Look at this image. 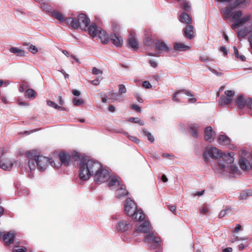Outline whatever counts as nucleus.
Returning <instances> with one entry per match:
<instances>
[{
    "label": "nucleus",
    "instance_id": "nucleus-6",
    "mask_svg": "<svg viewBox=\"0 0 252 252\" xmlns=\"http://www.w3.org/2000/svg\"><path fill=\"white\" fill-rule=\"evenodd\" d=\"M90 23L89 18L84 13L79 14L77 18H70L68 20V25H70L73 29H78L80 28L85 31H87Z\"/></svg>",
    "mask_w": 252,
    "mask_h": 252
},
{
    "label": "nucleus",
    "instance_id": "nucleus-62",
    "mask_svg": "<svg viewBox=\"0 0 252 252\" xmlns=\"http://www.w3.org/2000/svg\"><path fill=\"white\" fill-rule=\"evenodd\" d=\"M99 79H96L94 80L91 81V83L94 85H97L99 84Z\"/></svg>",
    "mask_w": 252,
    "mask_h": 252
},
{
    "label": "nucleus",
    "instance_id": "nucleus-7",
    "mask_svg": "<svg viewBox=\"0 0 252 252\" xmlns=\"http://www.w3.org/2000/svg\"><path fill=\"white\" fill-rule=\"evenodd\" d=\"M224 95H221L219 100V105L223 106L230 104L233 100L235 92L234 91H225Z\"/></svg>",
    "mask_w": 252,
    "mask_h": 252
},
{
    "label": "nucleus",
    "instance_id": "nucleus-9",
    "mask_svg": "<svg viewBox=\"0 0 252 252\" xmlns=\"http://www.w3.org/2000/svg\"><path fill=\"white\" fill-rule=\"evenodd\" d=\"M15 235L16 233L13 230H10L6 233L0 231V240L3 239L5 245L9 246L13 242Z\"/></svg>",
    "mask_w": 252,
    "mask_h": 252
},
{
    "label": "nucleus",
    "instance_id": "nucleus-28",
    "mask_svg": "<svg viewBox=\"0 0 252 252\" xmlns=\"http://www.w3.org/2000/svg\"><path fill=\"white\" fill-rule=\"evenodd\" d=\"M240 167L243 170H248L249 169V166L248 163V160L244 158H241L239 160Z\"/></svg>",
    "mask_w": 252,
    "mask_h": 252
},
{
    "label": "nucleus",
    "instance_id": "nucleus-57",
    "mask_svg": "<svg viewBox=\"0 0 252 252\" xmlns=\"http://www.w3.org/2000/svg\"><path fill=\"white\" fill-rule=\"evenodd\" d=\"M220 50L221 52H223L225 56L227 54V49L223 46H222L220 48Z\"/></svg>",
    "mask_w": 252,
    "mask_h": 252
},
{
    "label": "nucleus",
    "instance_id": "nucleus-58",
    "mask_svg": "<svg viewBox=\"0 0 252 252\" xmlns=\"http://www.w3.org/2000/svg\"><path fill=\"white\" fill-rule=\"evenodd\" d=\"M233 50L234 52V55L236 58H238L239 52L237 49V48L236 46L233 47Z\"/></svg>",
    "mask_w": 252,
    "mask_h": 252
},
{
    "label": "nucleus",
    "instance_id": "nucleus-42",
    "mask_svg": "<svg viewBox=\"0 0 252 252\" xmlns=\"http://www.w3.org/2000/svg\"><path fill=\"white\" fill-rule=\"evenodd\" d=\"M129 121L132 123H137L140 124L141 126L144 125L143 123L141 121L140 119L139 118H130L129 119Z\"/></svg>",
    "mask_w": 252,
    "mask_h": 252
},
{
    "label": "nucleus",
    "instance_id": "nucleus-55",
    "mask_svg": "<svg viewBox=\"0 0 252 252\" xmlns=\"http://www.w3.org/2000/svg\"><path fill=\"white\" fill-rule=\"evenodd\" d=\"M247 106L250 109H252V98H248Z\"/></svg>",
    "mask_w": 252,
    "mask_h": 252
},
{
    "label": "nucleus",
    "instance_id": "nucleus-48",
    "mask_svg": "<svg viewBox=\"0 0 252 252\" xmlns=\"http://www.w3.org/2000/svg\"><path fill=\"white\" fill-rule=\"evenodd\" d=\"M142 86L144 88L146 89H150L152 88V85L148 81H145L142 83Z\"/></svg>",
    "mask_w": 252,
    "mask_h": 252
},
{
    "label": "nucleus",
    "instance_id": "nucleus-35",
    "mask_svg": "<svg viewBox=\"0 0 252 252\" xmlns=\"http://www.w3.org/2000/svg\"><path fill=\"white\" fill-rule=\"evenodd\" d=\"M108 185L109 187L121 185L119 182V181L115 178H111L108 182Z\"/></svg>",
    "mask_w": 252,
    "mask_h": 252
},
{
    "label": "nucleus",
    "instance_id": "nucleus-22",
    "mask_svg": "<svg viewBox=\"0 0 252 252\" xmlns=\"http://www.w3.org/2000/svg\"><path fill=\"white\" fill-rule=\"evenodd\" d=\"M129 227V221H119L117 225V229L122 232L128 230Z\"/></svg>",
    "mask_w": 252,
    "mask_h": 252
},
{
    "label": "nucleus",
    "instance_id": "nucleus-40",
    "mask_svg": "<svg viewBox=\"0 0 252 252\" xmlns=\"http://www.w3.org/2000/svg\"><path fill=\"white\" fill-rule=\"evenodd\" d=\"M126 92V89L125 86L123 84H120L119 85V94H125Z\"/></svg>",
    "mask_w": 252,
    "mask_h": 252
},
{
    "label": "nucleus",
    "instance_id": "nucleus-60",
    "mask_svg": "<svg viewBox=\"0 0 252 252\" xmlns=\"http://www.w3.org/2000/svg\"><path fill=\"white\" fill-rule=\"evenodd\" d=\"M72 94L75 96H79L80 94V92L78 90H73Z\"/></svg>",
    "mask_w": 252,
    "mask_h": 252
},
{
    "label": "nucleus",
    "instance_id": "nucleus-13",
    "mask_svg": "<svg viewBox=\"0 0 252 252\" xmlns=\"http://www.w3.org/2000/svg\"><path fill=\"white\" fill-rule=\"evenodd\" d=\"M110 39L112 43L117 47H121L123 43V40L121 36L118 33L111 34Z\"/></svg>",
    "mask_w": 252,
    "mask_h": 252
},
{
    "label": "nucleus",
    "instance_id": "nucleus-46",
    "mask_svg": "<svg viewBox=\"0 0 252 252\" xmlns=\"http://www.w3.org/2000/svg\"><path fill=\"white\" fill-rule=\"evenodd\" d=\"M26 251L27 249L25 247H16L13 250V252H26Z\"/></svg>",
    "mask_w": 252,
    "mask_h": 252
},
{
    "label": "nucleus",
    "instance_id": "nucleus-10",
    "mask_svg": "<svg viewBox=\"0 0 252 252\" xmlns=\"http://www.w3.org/2000/svg\"><path fill=\"white\" fill-rule=\"evenodd\" d=\"M50 15L53 18L59 21L60 23H65L68 25V20L70 17H66L61 12L57 10H53L50 12Z\"/></svg>",
    "mask_w": 252,
    "mask_h": 252
},
{
    "label": "nucleus",
    "instance_id": "nucleus-29",
    "mask_svg": "<svg viewBox=\"0 0 252 252\" xmlns=\"http://www.w3.org/2000/svg\"><path fill=\"white\" fill-rule=\"evenodd\" d=\"M251 32V30L249 28L245 27L238 32V36L239 38H244Z\"/></svg>",
    "mask_w": 252,
    "mask_h": 252
},
{
    "label": "nucleus",
    "instance_id": "nucleus-1",
    "mask_svg": "<svg viewBox=\"0 0 252 252\" xmlns=\"http://www.w3.org/2000/svg\"><path fill=\"white\" fill-rule=\"evenodd\" d=\"M94 172H95L94 181L96 183L100 184L108 181L109 177V172L103 169L100 163L87 158H81L79 162L80 180L82 181H87Z\"/></svg>",
    "mask_w": 252,
    "mask_h": 252
},
{
    "label": "nucleus",
    "instance_id": "nucleus-36",
    "mask_svg": "<svg viewBox=\"0 0 252 252\" xmlns=\"http://www.w3.org/2000/svg\"><path fill=\"white\" fill-rule=\"evenodd\" d=\"M230 172L232 174H239L240 171L238 170L237 167L234 165L231 164L229 166Z\"/></svg>",
    "mask_w": 252,
    "mask_h": 252
},
{
    "label": "nucleus",
    "instance_id": "nucleus-14",
    "mask_svg": "<svg viewBox=\"0 0 252 252\" xmlns=\"http://www.w3.org/2000/svg\"><path fill=\"white\" fill-rule=\"evenodd\" d=\"M127 41L128 47L132 48L133 50L138 49V43L135 38V33L134 32H130Z\"/></svg>",
    "mask_w": 252,
    "mask_h": 252
},
{
    "label": "nucleus",
    "instance_id": "nucleus-32",
    "mask_svg": "<svg viewBox=\"0 0 252 252\" xmlns=\"http://www.w3.org/2000/svg\"><path fill=\"white\" fill-rule=\"evenodd\" d=\"M35 92L32 89H28L26 91L25 96L29 98H34L35 97Z\"/></svg>",
    "mask_w": 252,
    "mask_h": 252
},
{
    "label": "nucleus",
    "instance_id": "nucleus-23",
    "mask_svg": "<svg viewBox=\"0 0 252 252\" xmlns=\"http://www.w3.org/2000/svg\"><path fill=\"white\" fill-rule=\"evenodd\" d=\"M97 35L103 44H106L108 42L109 36L104 31L100 30L98 32Z\"/></svg>",
    "mask_w": 252,
    "mask_h": 252
},
{
    "label": "nucleus",
    "instance_id": "nucleus-61",
    "mask_svg": "<svg viewBox=\"0 0 252 252\" xmlns=\"http://www.w3.org/2000/svg\"><path fill=\"white\" fill-rule=\"evenodd\" d=\"M59 98V103L61 105H63L64 104V101L63 100V99L61 96H58Z\"/></svg>",
    "mask_w": 252,
    "mask_h": 252
},
{
    "label": "nucleus",
    "instance_id": "nucleus-56",
    "mask_svg": "<svg viewBox=\"0 0 252 252\" xmlns=\"http://www.w3.org/2000/svg\"><path fill=\"white\" fill-rule=\"evenodd\" d=\"M149 63L150 64L151 66H152L154 68H155L157 66V63L153 60H150L149 61Z\"/></svg>",
    "mask_w": 252,
    "mask_h": 252
},
{
    "label": "nucleus",
    "instance_id": "nucleus-51",
    "mask_svg": "<svg viewBox=\"0 0 252 252\" xmlns=\"http://www.w3.org/2000/svg\"><path fill=\"white\" fill-rule=\"evenodd\" d=\"M130 108L135 110L136 111L138 112H141V108L140 107L136 104H132L130 106Z\"/></svg>",
    "mask_w": 252,
    "mask_h": 252
},
{
    "label": "nucleus",
    "instance_id": "nucleus-8",
    "mask_svg": "<svg viewBox=\"0 0 252 252\" xmlns=\"http://www.w3.org/2000/svg\"><path fill=\"white\" fill-rule=\"evenodd\" d=\"M145 241L149 245L153 244V245H151L150 248L151 249H155L158 247L159 244L160 243L161 240L160 238L154 233H151L146 235L145 237Z\"/></svg>",
    "mask_w": 252,
    "mask_h": 252
},
{
    "label": "nucleus",
    "instance_id": "nucleus-37",
    "mask_svg": "<svg viewBox=\"0 0 252 252\" xmlns=\"http://www.w3.org/2000/svg\"><path fill=\"white\" fill-rule=\"evenodd\" d=\"M231 210L230 208H228L226 209H224L222 211H221L220 214H219V218H222V217H224L225 215H228L230 214Z\"/></svg>",
    "mask_w": 252,
    "mask_h": 252
},
{
    "label": "nucleus",
    "instance_id": "nucleus-63",
    "mask_svg": "<svg viewBox=\"0 0 252 252\" xmlns=\"http://www.w3.org/2000/svg\"><path fill=\"white\" fill-rule=\"evenodd\" d=\"M248 40L250 44V46L252 48V33L249 36Z\"/></svg>",
    "mask_w": 252,
    "mask_h": 252
},
{
    "label": "nucleus",
    "instance_id": "nucleus-45",
    "mask_svg": "<svg viewBox=\"0 0 252 252\" xmlns=\"http://www.w3.org/2000/svg\"><path fill=\"white\" fill-rule=\"evenodd\" d=\"M29 51L33 54H35L37 52V48L33 45H31L29 48Z\"/></svg>",
    "mask_w": 252,
    "mask_h": 252
},
{
    "label": "nucleus",
    "instance_id": "nucleus-59",
    "mask_svg": "<svg viewBox=\"0 0 252 252\" xmlns=\"http://www.w3.org/2000/svg\"><path fill=\"white\" fill-rule=\"evenodd\" d=\"M242 228V226L240 224H237L235 228V229H234V232H238Z\"/></svg>",
    "mask_w": 252,
    "mask_h": 252
},
{
    "label": "nucleus",
    "instance_id": "nucleus-4",
    "mask_svg": "<svg viewBox=\"0 0 252 252\" xmlns=\"http://www.w3.org/2000/svg\"><path fill=\"white\" fill-rule=\"evenodd\" d=\"M203 156L206 161H208L209 158L215 159L220 158V159L218 164L221 169H224L229 164L233 163L234 161L232 157L234 156L233 153L227 154H222L216 147L207 148L206 151L204 153Z\"/></svg>",
    "mask_w": 252,
    "mask_h": 252
},
{
    "label": "nucleus",
    "instance_id": "nucleus-11",
    "mask_svg": "<svg viewBox=\"0 0 252 252\" xmlns=\"http://www.w3.org/2000/svg\"><path fill=\"white\" fill-rule=\"evenodd\" d=\"M152 229L149 221H143L141 224H138L136 231L141 233H150Z\"/></svg>",
    "mask_w": 252,
    "mask_h": 252
},
{
    "label": "nucleus",
    "instance_id": "nucleus-54",
    "mask_svg": "<svg viewBox=\"0 0 252 252\" xmlns=\"http://www.w3.org/2000/svg\"><path fill=\"white\" fill-rule=\"evenodd\" d=\"M248 195V194L247 192L245 191H243L240 193V198L241 199H246Z\"/></svg>",
    "mask_w": 252,
    "mask_h": 252
},
{
    "label": "nucleus",
    "instance_id": "nucleus-38",
    "mask_svg": "<svg viewBox=\"0 0 252 252\" xmlns=\"http://www.w3.org/2000/svg\"><path fill=\"white\" fill-rule=\"evenodd\" d=\"M73 103L74 105L79 106L84 103V100L81 98L75 97L73 99Z\"/></svg>",
    "mask_w": 252,
    "mask_h": 252
},
{
    "label": "nucleus",
    "instance_id": "nucleus-44",
    "mask_svg": "<svg viewBox=\"0 0 252 252\" xmlns=\"http://www.w3.org/2000/svg\"><path fill=\"white\" fill-rule=\"evenodd\" d=\"M128 138L132 141L135 142L136 143H139L140 140L137 138L136 136L127 135Z\"/></svg>",
    "mask_w": 252,
    "mask_h": 252
},
{
    "label": "nucleus",
    "instance_id": "nucleus-16",
    "mask_svg": "<svg viewBox=\"0 0 252 252\" xmlns=\"http://www.w3.org/2000/svg\"><path fill=\"white\" fill-rule=\"evenodd\" d=\"M248 98L244 97L243 94L239 95L235 100L236 104L240 109L244 108L247 104Z\"/></svg>",
    "mask_w": 252,
    "mask_h": 252
},
{
    "label": "nucleus",
    "instance_id": "nucleus-49",
    "mask_svg": "<svg viewBox=\"0 0 252 252\" xmlns=\"http://www.w3.org/2000/svg\"><path fill=\"white\" fill-rule=\"evenodd\" d=\"M92 73L94 75L102 74V71L96 67H94L92 69Z\"/></svg>",
    "mask_w": 252,
    "mask_h": 252
},
{
    "label": "nucleus",
    "instance_id": "nucleus-19",
    "mask_svg": "<svg viewBox=\"0 0 252 252\" xmlns=\"http://www.w3.org/2000/svg\"><path fill=\"white\" fill-rule=\"evenodd\" d=\"M87 31H88V33L91 36L94 37L97 35L100 30L98 29L95 23H93L89 28H87Z\"/></svg>",
    "mask_w": 252,
    "mask_h": 252
},
{
    "label": "nucleus",
    "instance_id": "nucleus-5",
    "mask_svg": "<svg viewBox=\"0 0 252 252\" xmlns=\"http://www.w3.org/2000/svg\"><path fill=\"white\" fill-rule=\"evenodd\" d=\"M125 214L133 218L135 220H145V215L140 209H138L136 203L130 198H127L124 204Z\"/></svg>",
    "mask_w": 252,
    "mask_h": 252
},
{
    "label": "nucleus",
    "instance_id": "nucleus-31",
    "mask_svg": "<svg viewBox=\"0 0 252 252\" xmlns=\"http://www.w3.org/2000/svg\"><path fill=\"white\" fill-rule=\"evenodd\" d=\"M9 51L10 52L17 55L18 56H24L25 55L24 51L19 49L17 47H11L10 48Z\"/></svg>",
    "mask_w": 252,
    "mask_h": 252
},
{
    "label": "nucleus",
    "instance_id": "nucleus-47",
    "mask_svg": "<svg viewBox=\"0 0 252 252\" xmlns=\"http://www.w3.org/2000/svg\"><path fill=\"white\" fill-rule=\"evenodd\" d=\"M200 212L203 215L207 214L209 212V209L206 206H204L200 210Z\"/></svg>",
    "mask_w": 252,
    "mask_h": 252
},
{
    "label": "nucleus",
    "instance_id": "nucleus-39",
    "mask_svg": "<svg viewBox=\"0 0 252 252\" xmlns=\"http://www.w3.org/2000/svg\"><path fill=\"white\" fill-rule=\"evenodd\" d=\"M143 133L147 136L148 140L151 142H153L154 141V138L153 136L152 135L151 133L147 131L146 129H143Z\"/></svg>",
    "mask_w": 252,
    "mask_h": 252
},
{
    "label": "nucleus",
    "instance_id": "nucleus-64",
    "mask_svg": "<svg viewBox=\"0 0 252 252\" xmlns=\"http://www.w3.org/2000/svg\"><path fill=\"white\" fill-rule=\"evenodd\" d=\"M108 110L109 111L114 112L115 110V108L113 105H110L108 108Z\"/></svg>",
    "mask_w": 252,
    "mask_h": 252
},
{
    "label": "nucleus",
    "instance_id": "nucleus-27",
    "mask_svg": "<svg viewBox=\"0 0 252 252\" xmlns=\"http://www.w3.org/2000/svg\"><path fill=\"white\" fill-rule=\"evenodd\" d=\"M156 49L158 51H168L169 50V48L167 46L166 44L161 41H158L156 43Z\"/></svg>",
    "mask_w": 252,
    "mask_h": 252
},
{
    "label": "nucleus",
    "instance_id": "nucleus-24",
    "mask_svg": "<svg viewBox=\"0 0 252 252\" xmlns=\"http://www.w3.org/2000/svg\"><path fill=\"white\" fill-rule=\"evenodd\" d=\"M218 141L220 144L224 146H228L230 143L229 138L224 135H220L218 137Z\"/></svg>",
    "mask_w": 252,
    "mask_h": 252
},
{
    "label": "nucleus",
    "instance_id": "nucleus-25",
    "mask_svg": "<svg viewBox=\"0 0 252 252\" xmlns=\"http://www.w3.org/2000/svg\"><path fill=\"white\" fill-rule=\"evenodd\" d=\"M180 21L183 23H186L189 25L191 24V18L189 15L186 13L183 12L180 15Z\"/></svg>",
    "mask_w": 252,
    "mask_h": 252
},
{
    "label": "nucleus",
    "instance_id": "nucleus-53",
    "mask_svg": "<svg viewBox=\"0 0 252 252\" xmlns=\"http://www.w3.org/2000/svg\"><path fill=\"white\" fill-rule=\"evenodd\" d=\"M199 59H200V61H201L202 62H209V61H211L210 58L206 56H200L199 58Z\"/></svg>",
    "mask_w": 252,
    "mask_h": 252
},
{
    "label": "nucleus",
    "instance_id": "nucleus-20",
    "mask_svg": "<svg viewBox=\"0 0 252 252\" xmlns=\"http://www.w3.org/2000/svg\"><path fill=\"white\" fill-rule=\"evenodd\" d=\"M143 42L145 45L147 46H151L153 44V40L152 38V34L150 32L145 31Z\"/></svg>",
    "mask_w": 252,
    "mask_h": 252
},
{
    "label": "nucleus",
    "instance_id": "nucleus-17",
    "mask_svg": "<svg viewBox=\"0 0 252 252\" xmlns=\"http://www.w3.org/2000/svg\"><path fill=\"white\" fill-rule=\"evenodd\" d=\"M128 194V191L126 189L125 185L122 184L120 188L116 191V196L118 198H122L127 196Z\"/></svg>",
    "mask_w": 252,
    "mask_h": 252
},
{
    "label": "nucleus",
    "instance_id": "nucleus-30",
    "mask_svg": "<svg viewBox=\"0 0 252 252\" xmlns=\"http://www.w3.org/2000/svg\"><path fill=\"white\" fill-rule=\"evenodd\" d=\"M174 50L181 51H185L189 48L188 46L185 45L182 43H175L174 44Z\"/></svg>",
    "mask_w": 252,
    "mask_h": 252
},
{
    "label": "nucleus",
    "instance_id": "nucleus-41",
    "mask_svg": "<svg viewBox=\"0 0 252 252\" xmlns=\"http://www.w3.org/2000/svg\"><path fill=\"white\" fill-rule=\"evenodd\" d=\"M108 98L110 99H113L114 101H116L118 99L117 95L113 91H111L108 94Z\"/></svg>",
    "mask_w": 252,
    "mask_h": 252
},
{
    "label": "nucleus",
    "instance_id": "nucleus-12",
    "mask_svg": "<svg viewBox=\"0 0 252 252\" xmlns=\"http://www.w3.org/2000/svg\"><path fill=\"white\" fill-rule=\"evenodd\" d=\"M215 132L211 126L206 128L204 131V138L206 141L211 142L215 139Z\"/></svg>",
    "mask_w": 252,
    "mask_h": 252
},
{
    "label": "nucleus",
    "instance_id": "nucleus-3",
    "mask_svg": "<svg viewBox=\"0 0 252 252\" xmlns=\"http://www.w3.org/2000/svg\"><path fill=\"white\" fill-rule=\"evenodd\" d=\"M33 152V151H29L26 153V156L29 158L28 166L31 172L35 170L36 167L40 171H43L49 164L55 167H58L51 158L42 156H34Z\"/></svg>",
    "mask_w": 252,
    "mask_h": 252
},
{
    "label": "nucleus",
    "instance_id": "nucleus-52",
    "mask_svg": "<svg viewBox=\"0 0 252 252\" xmlns=\"http://www.w3.org/2000/svg\"><path fill=\"white\" fill-rule=\"evenodd\" d=\"M168 208L174 214L176 215V207L174 205H168Z\"/></svg>",
    "mask_w": 252,
    "mask_h": 252
},
{
    "label": "nucleus",
    "instance_id": "nucleus-33",
    "mask_svg": "<svg viewBox=\"0 0 252 252\" xmlns=\"http://www.w3.org/2000/svg\"><path fill=\"white\" fill-rule=\"evenodd\" d=\"M181 92H183V93H184L186 95H188V96H193V94H192L189 91H187V90H180L179 91H178V92H176V93H174V94H173V99L175 101H179V99L177 98V94L181 93Z\"/></svg>",
    "mask_w": 252,
    "mask_h": 252
},
{
    "label": "nucleus",
    "instance_id": "nucleus-50",
    "mask_svg": "<svg viewBox=\"0 0 252 252\" xmlns=\"http://www.w3.org/2000/svg\"><path fill=\"white\" fill-rule=\"evenodd\" d=\"M182 6L183 9L187 11H189L190 10V7L187 2H183Z\"/></svg>",
    "mask_w": 252,
    "mask_h": 252
},
{
    "label": "nucleus",
    "instance_id": "nucleus-21",
    "mask_svg": "<svg viewBox=\"0 0 252 252\" xmlns=\"http://www.w3.org/2000/svg\"><path fill=\"white\" fill-rule=\"evenodd\" d=\"M13 162L10 160L0 161V167L4 170H9L12 167Z\"/></svg>",
    "mask_w": 252,
    "mask_h": 252
},
{
    "label": "nucleus",
    "instance_id": "nucleus-15",
    "mask_svg": "<svg viewBox=\"0 0 252 252\" xmlns=\"http://www.w3.org/2000/svg\"><path fill=\"white\" fill-rule=\"evenodd\" d=\"M184 34L185 36L189 39L193 38L195 35L193 26L191 25H189L187 26L184 30Z\"/></svg>",
    "mask_w": 252,
    "mask_h": 252
},
{
    "label": "nucleus",
    "instance_id": "nucleus-2",
    "mask_svg": "<svg viewBox=\"0 0 252 252\" xmlns=\"http://www.w3.org/2000/svg\"><path fill=\"white\" fill-rule=\"evenodd\" d=\"M250 3V0H235L229 6L221 9V13L225 20L231 19L235 21L232 24L231 28L233 30L243 26L252 19V15L248 14L242 17L243 12L240 10L233 11V9L237 8H244L248 6Z\"/></svg>",
    "mask_w": 252,
    "mask_h": 252
},
{
    "label": "nucleus",
    "instance_id": "nucleus-43",
    "mask_svg": "<svg viewBox=\"0 0 252 252\" xmlns=\"http://www.w3.org/2000/svg\"><path fill=\"white\" fill-rule=\"evenodd\" d=\"M41 7L44 10L48 11L49 13H50V11L49 10L51 9V7L47 3L45 2L41 3Z\"/></svg>",
    "mask_w": 252,
    "mask_h": 252
},
{
    "label": "nucleus",
    "instance_id": "nucleus-18",
    "mask_svg": "<svg viewBox=\"0 0 252 252\" xmlns=\"http://www.w3.org/2000/svg\"><path fill=\"white\" fill-rule=\"evenodd\" d=\"M59 157L62 164H63L65 165L69 164L70 158L69 154L65 152H62L59 154Z\"/></svg>",
    "mask_w": 252,
    "mask_h": 252
},
{
    "label": "nucleus",
    "instance_id": "nucleus-34",
    "mask_svg": "<svg viewBox=\"0 0 252 252\" xmlns=\"http://www.w3.org/2000/svg\"><path fill=\"white\" fill-rule=\"evenodd\" d=\"M47 104L50 106L56 109L59 110H64L65 108L63 107L57 105L55 102L51 100H47Z\"/></svg>",
    "mask_w": 252,
    "mask_h": 252
},
{
    "label": "nucleus",
    "instance_id": "nucleus-26",
    "mask_svg": "<svg viewBox=\"0 0 252 252\" xmlns=\"http://www.w3.org/2000/svg\"><path fill=\"white\" fill-rule=\"evenodd\" d=\"M198 127L199 126L196 124H192L189 126V132L193 137H197Z\"/></svg>",
    "mask_w": 252,
    "mask_h": 252
}]
</instances>
